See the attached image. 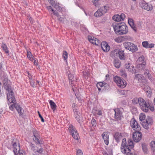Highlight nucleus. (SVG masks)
Segmentation results:
<instances>
[{"label": "nucleus", "mask_w": 155, "mask_h": 155, "mask_svg": "<svg viewBox=\"0 0 155 155\" xmlns=\"http://www.w3.org/2000/svg\"><path fill=\"white\" fill-rule=\"evenodd\" d=\"M141 124L143 127L146 129H148L149 128L148 125L151 124V122L150 121L146 120L143 122H141Z\"/></svg>", "instance_id": "24"}, {"label": "nucleus", "mask_w": 155, "mask_h": 155, "mask_svg": "<svg viewBox=\"0 0 155 155\" xmlns=\"http://www.w3.org/2000/svg\"><path fill=\"white\" fill-rule=\"evenodd\" d=\"M33 134L34 137L33 138V140L37 144H42L43 143V141L40 138V135L38 132L36 130L33 131Z\"/></svg>", "instance_id": "7"}, {"label": "nucleus", "mask_w": 155, "mask_h": 155, "mask_svg": "<svg viewBox=\"0 0 155 155\" xmlns=\"http://www.w3.org/2000/svg\"><path fill=\"white\" fill-rule=\"evenodd\" d=\"M52 12H53V13L54 15L58 17H59V15L58 12L57 11H54H54H53Z\"/></svg>", "instance_id": "56"}, {"label": "nucleus", "mask_w": 155, "mask_h": 155, "mask_svg": "<svg viewBox=\"0 0 155 155\" xmlns=\"http://www.w3.org/2000/svg\"><path fill=\"white\" fill-rule=\"evenodd\" d=\"M146 115L145 114L141 113L140 114L139 116V119L140 120L144 121Z\"/></svg>", "instance_id": "39"}, {"label": "nucleus", "mask_w": 155, "mask_h": 155, "mask_svg": "<svg viewBox=\"0 0 155 155\" xmlns=\"http://www.w3.org/2000/svg\"><path fill=\"white\" fill-rule=\"evenodd\" d=\"M127 85V83L126 81L123 79L121 81L119 85L118 86L121 88H124Z\"/></svg>", "instance_id": "31"}, {"label": "nucleus", "mask_w": 155, "mask_h": 155, "mask_svg": "<svg viewBox=\"0 0 155 155\" xmlns=\"http://www.w3.org/2000/svg\"><path fill=\"white\" fill-rule=\"evenodd\" d=\"M154 44L153 43H151L148 44V48H153L154 47Z\"/></svg>", "instance_id": "59"}, {"label": "nucleus", "mask_w": 155, "mask_h": 155, "mask_svg": "<svg viewBox=\"0 0 155 155\" xmlns=\"http://www.w3.org/2000/svg\"><path fill=\"white\" fill-rule=\"evenodd\" d=\"M48 1L52 6H54L55 4L57 3L56 0H48Z\"/></svg>", "instance_id": "48"}, {"label": "nucleus", "mask_w": 155, "mask_h": 155, "mask_svg": "<svg viewBox=\"0 0 155 155\" xmlns=\"http://www.w3.org/2000/svg\"><path fill=\"white\" fill-rule=\"evenodd\" d=\"M150 144L151 146L153 145V144H154L155 146V140L151 141L150 143Z\"/></svg>", "instance_id": "62"}, {"label": "nucleus", "mask_w": 155, "mask_h": 155, "mask_svg": "<svg viewBox=\"0 0 155 155\" xmlns=\"http://www.w3.org/2000/svg\"><path fill=\"white\" fill-rule=\"evenodd\" d=\"M139 102V107L142 110L146 113L148 112L149 111V103L147 102L142 98H141V100Z\"/></svg>", "instance_id": "6"}, {"label": "nucleus", "mask_w": 155, "mask_h": 155, "mask_svg": "<svg viewBox=\"0 0 155 155\" xmlns=\"http://www.w3.org/2000/svg\"><path fill=\"white\" fill-rule=\"evenodd\" d=\"M144 77L143 75L140 74H137L135 75V78L140 81L142 80H143Z\"/></svg>", "instance_id": "34"}, {"label": "nucleus", "mask_w": 155, "mask_h": 155, "mask_svg": "<svg viewBox=\"0 0 155 155\" xmlns=\"http://www.w3.org/2000/svg\"><path fill=\"white\" fill-rule=\"evenodd\" d=\"M91 123L93 127H95L96 126V121L94 118H92L91 120Z\"/></svg>", "instance_id": "44"}, {"label": "nucleus", "mask_w": 155, "mask_h": 155, "mask_svg": "<svg viewBox=\"0 0 155 155\" xmlns=\"http://www.w3.org/2000/svg\"><path fill=\"white\" fill-rule=\"evenodd\" d=\"M114 66L117 68H119L120 66L121 63L118 60H114Z\"/></svg>", "instance_id": "33"}, {"label": "nucleus", "mask_w": 155, "mask_h": 155, "mask_svg": "<svg viewBox=\"0 0 155 155\" xmlns=\"http://www.w3.org/2000/svg\"><path fill=\"white\" fill-rule=\"evenodd\" d=\"M128 143L127 144L126 139H123L121 145L120 149L121 152L126 155H133L132 153H131V149L134 147L133 141L131 139H129L127 141Z\"/></svg>", "instance_id": "2"}, {"label": "nucleus", "mask_w": 155, "mask_h": 155, "mask_svg": "<svg viewBox=\"0 0 155 155\" xmlns=\"http://www.w3.org/2000/svg\"><path fill=\"white\" fill-rule=\"evenodd\" d=\"M47 8L48 10L49 11L52 12L54 11V9L52 8L51 6H48L47 7Z\"/></svg>", "instance_id": "55"}, {"label": "nucleus", "mask_w": 155, "mask_h": 155, "mask_svg": "<svg viewBox=\"0 0 155 155\" xmlns=\"http://www.w3.org/2000/svg\"><path fill=\"white\" fill-rule=\"evenodd\" d=\"M77 155H83L82 151L80 149L78 150L77 151Z\"/></svg>", "instance_id": "52"}, {"label": "nucleus", "mask_w": 155, "mask_h": 155, "mask_svg": "<svg viewBox=\"0 0 155 155\" xmlns=\"http://www.w3.org/2000/svg\"><path fill=\"white\" fill-rule=\"evenodd\" d=\"M128 23L131 28L135 31L136 32L137 31V29L135 26L133 19L132 18H129L128 20Z\"/></svg>", "instance_id": "25"}, {"label": "nucleus", "mask_w": 155, "mask_h": 155, "mask_svg": "<svg viewBox=\"0 0 155 155\" xmlns=\"http://www.w3.org/2000/svg\"><path fill=\"white\" fill-rule=\"evenodd\" d=\"M68 77L70 83L72 84V81L74 80L73 76L72 74H69Z\"/></svg>", "instance_id": "43"}, {"label": "nucleus", "mask_w": 155, "mask_h": 155, "mask_svg": "<svg viewBox=\"0 0 155 155\" xmlns=\"http://www.w3.org/2000/svg\"><path fill=\"white\" fill-rule=\"evenodd\" d=\"M120 49H116L111 52V56L112 58H116L118 56V54L119 52Z\"/></svg>", "instance_id": "26"}, {"label": "nucleus", "mask_w": 155, "mask_h": 155, "mask_svg": "<svg viewBox=\"0 0 155 155\" xmlns=\"http://www.w3.org/2000/svg\"><path fill=\"white\" fill-rule=\"evenodd\" d=\"M58 5V4L56 3L54 6H53V7L55 8L58 11H60L61 10L62 8L60 6H59Z\"/></svg>", "instance_id": "42"}, {"label": "nucleus", "mask_w": 155, "mask_h": 155, "mask_svg": "<svg viewBox=\"0 0 155 155\" xmlns=\"http://www.w3.org/2000/svg\"><path fill=\"white\" fill-rule=\"evenodd\" d=\"M127 91L124 90H121L119 91L120 94L121 95H125L127 93Z\"/></svg>", "instance_id": "50"}, {"label": "nucleus", "mask_w": 155, "mask_h": 155, "mask_svg": "<svg viewBox=\"0 0 155 155\" xmlns=\"http://www.w3.org/2000/svg\"><path fill=\"white\" fill-rule=\"evenodd\" d=\"M92 112L95 115H97L99 116H101L102 115V111L99 109H94L92 110Z\"/></svg>", "instance_id": "30"}, {"label": "nucleus", "mask_w": 155, "mask_h": 155, "mask_svg": "<svg viewBox=\"0 0 155 155\" xmlns=\"http://www.w3.org/2000/svg\"><path fill=\"white\" fill-rule=\"evenodd\" d=\"M35 82L33 81H30V85L31 86L33 87H34L35 86Z\"/></svg>", "instance_id": "60"}, {"label": "nucleus", "mask_w": 155, "mask_h": 155, "mask_svg": "<svg viewBox=\"0 0 155 155\" xmlns=\"http://www.w3.org/2000/svg\"><path fill=\"white\" fill-rule=\"evenodd\" d=\"M114 110L115 119L117 121L121 120L123 118L121 110L119 108H116L114 109Z\"/></svg>", "instance_id": "11"}, {"label": "nucleus", "mask_w": 155, "mask_h": 155, "mask_svg": "<svg viewBox=\"0 0 155 155\" xmlns=\"http://www.w3.org/2000/svg\"><path fill=\"white\" fill-rule=\"evenodd\" d=\"M130 124L131 126L134 130L139 131L141 130L140 126L138 124L137 122L134 118H133L131 119L130 121Z\"/></svg>", "instance_id": "10"}, {"label": "nucleus", "mask_w": 155, "mask_h": 155, "mask_svg": "<svg viewBox=\"0 0 155 155\" xmlns=\"http://www.w3.org/2000/svg\"><path fill=\"white\" fill-rule=\"evenodd\" d=\"M68 54L66 51H64L62 56L64 61L67 60L68 57Z\"/></svg>", "instance_id": "41"}, {"label": "nucleus", "mask_w": 155, "mask_h": 155, "mask_svg": "<svg viewBox=\"0 0 155 155\" xmlns=\"http://www.w3.org/2000/svg\"><path fill=\"white\" fill-rule=\"evenodd\" d=\"M125 66L128 71L132 73H135L137 72L136 71V70L134 68V66L131 65V64L130 63L125 64Z\"/></svg>", "instance_id": "17"}, {"label": "nucleus", "mask_w": 155, "mask_h": 155, "mask_svg": "<svg viewBox=\"0 0 155 155\" xmlns=\"http://www.w3.org/2000/svg\"><path fill=\"white\" fill-rule=\"evenodd\" d=\"M8 148L11 150L13 148V151L15 155H17L19 153L20 155H25L24 153L20 151V147L19 143L17 144V140H16L12 139L7 145Z\"/></svg>", "instance_id": "4"}, {"label": "nucleus", "mask_w": 155, "mask_h": 155, "mask_svg": "<svg viewBox=\"0 0 155 155\" xmlns=\"http://www.w3.org/2000/svg\"><path fill=\"white\" fill-rule=\"evenodd\" d=\"M142 147L143 151L146 153L147 151V145L145 144H142Z\"/></svg>", "instance_id": "47"}, {"label": "nucleus", "mask_w": 155, "mask_h": 155, "mask_svg": "<svg viewBox=\"0 0 155 155\" xmlns=\"http://www.w3.org/2000/svg\"><path fill=\"white\" fill-rule=\"evenodd\" d=\"M107 10L106 9V6L104 8H101L98 9L94 14V16L96 17H99L103 15L107 12Z\"/></svg>", "instance_id": "15"}, {"label": "nucleus", "mask_w": 155, "mask_h": 155, "mask_svg": "<svg viewBox=\"0 0 155 155\" xmlns=\"http://www.w3.org/2000/svg\"><path fill=\"white\" fill-rule=\"evenodd\" d=\"M130 38L127 36L120 37L116 38L114 39L115 42L118 43H120L123 41L124 40L128 39Z\"/></svg>", "instance_id": "21"}, {"label": "nucleus", "mask_w": 155, "mask_h": 155, "mask_svg": "<svg viewBox=\"0 0 155 155\" xmlns=\"http://www.w3.org/2000/svg\"><path fill=\"white\" fill-rule=\"evenodd\" d=\"M144 91H145L146 92H147V91H149V90H150L151 89V88L148 86V85H147V86H146L144 88Z\"/></svg>", "instance_id": "51"}, {"label": "nucleus", "mask_w": 155, "mask_h": 155, "mask_svg": "<svg viewBox=\"0 0 155 155\" xmlns=\"http://www.w3.org/2000/svg\"><path fill=\"white\" fill-rule=\"evenodd\" d=\"M1 48L6 54H9V51L5 44L2 43L1 45Z\"/></svg>", "instance_id": "32"}, {"label": "nucleus", "mask_w": 155, "mask_h": 155, "mask_svg": "<svg viewBox=\"0 0 155 155\" xmlns=\"http://www.w3.org/2000/svg\"><path fill=\"white\" fill-rule=\"evenodd\" d=\"M123 79H121V78L117 76H116L114 77V82L116 83L117 86H118V85L119 84H120V83L121 81Z\"/></svg>", "instance_id": "29"}, {"label": "nucleus", "mask_w": 155, "mask_h": 155, "mask_svg": "<svg viewBox=\"0 0 155 155\" xmlns=\"http://www.w3.org/2000/svg\"><path fill=\"white\" fill-rule=\"evenodd\" d=\"M34 65H38V62L37 61L35 60V59L34 58Z\"/></svg>", "instance_id": "61"}, {"label": "nucleus", "mask_w": 155, "mask_h": 155, "mask_svg": "<svg viewBox=\"0 0 155 155\" xmlns=\"http://www.w3.org/2000/svg\"><path fill=\"white\" fill-rule=\"evenodd\" d=\"M88 38L89 41L93 44L97 46H99L101 45V41L98 39L94 37L89 35L88 36Z\"/></svg>", "instance_id": "14"}, {"label": "nucleus", "mask_w": 155, "mask_h": 155, "mask_svg": "<svg viewBox=\"0 0 155 155\" xmlns=\"http://www.w3.org/2000/svg\"><path fill=\"white\" fill-rule=\"evenodd\" d=\"M30 146L32 150L35 152H36V147L35 146L34 144L31 143Z\"/></svg>", "instance_id": "46"}, {"label": "nucleus", "mask_w": 155, "mask_h": 155, "mask_svg": "<svg viewBox=\"0 0 155 155\" xmlns=\"http://www.w3.org/2000/svg\"><path fill=\"white\" fill-rule=\"evenodd\" d=\"M144 57L143 56H141L138 58L137 61V62L139 64H143V62H145L144 61Z\"/></svg>", "instance_id": "37"}, {"label": "nucleus", "mask_w": 155, "mask_h": 155, "mask_svg": "<svg viewBox=\"0 0 155 155\" xmlns=\"http://www.w3.org/2000/svg\"><path fill=\"white\" fill-rule=\"evenodd\" d=\"M49 102L51 108L53 110H55L56 107V105L51 100H50L49 101Z\"/></svg>", "instance_id": "38"}, {"label": "nucleus", "mask_w": 155, "mask_h": 155, "mask_svg": "<svg viewBox=\"0 0 155 155\" xmlns=\"http://www.w3.org/2000/svg\"><path fill=\"white\" fill-rule=\"evenodd\" d=\"M101 48L104 52H108L110 49V47L108 44L105 41H103L101 43Z\"/></svg>", "instance_id": "18"}, {"label": "nucleus", "mask_w": 155, "mask_h": 155, "mask_svg": "<svg viewBox=\"0 0 155 155\" xmlns=\"http://www.w3.org/2000/svg\"><path fill=\"white\" fill-rule=\"evenodd\" d=\"M43 149L42 148H41L38 150H36V152H37L39 153H41L43 151Z\"/></svg>", "instance_id": "58"}, {"label": "nucleus", "mask_w": 155, "mask_h": 155, "mask_svg": "<svg viewBox=\"0 0 155 155\" xmlns=\"http://www.w3.org/2000/svg\"><path fill=\"white\" fill-rule=\"evenodd\" d=\"M7 90L8 91V93L7 94V99L10 109L13 111L15 109L19 115L21 116L23 115V109L16 103L13 91L9 88Z\"/></svg>", "instance_id": "1"}, {"label": "nucleus", "mask_w": 155, "mask_h": 155, "mask_svg": "<svg viewBox=\"0 0 155 155\" xmlns=\"http://www.w3.org/2000/svg\"><path fill=\"white\" fill-rule=\"evenodd\" d=\"M152 94V93L151 90L149 91H147V92H146V94L148 97H151Z\"/></svg>", "instance_id": "49"}, {"label": "nucleus", "mask_w": 155, "mask_h": 155, "mask_svg": "<svg viewBox=\"0 0 155 155\" xmlns=\"http://www.w3.org/2000/svg\"><path fill=\"white\" fill-rule=\"evenodd\" d=\"M99 0H93V1L92 2L93 3L95 6H97L98 5V1Z\"/></svg>", "instance_id": "53"}, {"label": "nucleus", "mask_w": 155, "mask_h": 155, "mask_svg": "<svg viewBox=\"0 0 155 155\" xmlns=\"http://www.w3.org/2000/svg\"><path fill=\"white\" fill-rule=\"evenodd\" d=\"M144 74L146 77H147L149 79H151L152 77L151 74L149 73V71L148 69H146L145 70Z\"/></svg>", "instance_id": "36"}, {"label": "nucleus", "mask_w": 155, "mask_h": 155, "mask_svg": "<svg viewBox=\"0 0 155 155\" xmlns=\"http://www.w3.org/2000/svg\"><path fill=\"white\" fill-rule=\"evenodd\" d=\"M72 107L74 113L78 112L77 109V105L75 103H73L72 105Z\"/></svg>", "instance_id": "40"}, {"label": "nucleus", "mask_w": 155, "mask_h": 155, "mask_svg": "<svg viewBox=\"0 0 155 155\" xmlns=\"http://www.w3.org/2000/svg\"><path fill=\"white\" fill-rule=\"evenodd\" d=\"M27 55L28 58L31 61L34 60V57L30 51H27Z\"/></svg>", "instance_id": "28"}, {"label": "nucleus", "mask_w": 155, "mask_h": 155, "mask_svg": "<svg viewBox=\"0 0 155 155\" xmlns=\"http://www.w3.org/2000/svg\"><path fill=\"white\" fill-rule=\"evenodd\" d=\"M58 20H59V21H63V20H64V18H62V17H60L59 18H58Z\"/></svg>", "instance_id": "63"}, {"label": "nucleus", "mask_w": 155, "mask_h": 155, "mask_svg": "<svg viewBox=\"0 0 155 155\" xmlns=\"http://www.w3.org/2000/svg\"><path fill=\"white\" fill-rule=\"evenodd\" d=\"M113 28L115 33L118 35L126 34L128 32L127 27L123 22L113 25Z\"/></svg>", "instance_id": "3"}, {"label": "nucleus", "mask_w": 155, "mask_h": 155, "mask_svg": "<svg viewBox=\"0 0 155 155\" xmlns=\"http://www.w3.org/2000/svg\"><path fill=\"white\" fill-rule=\"evenodd\" d=\"M152 111H153L154 110V107L152 105H150L149 104V109Z\"/></svg>", "instance_id": "57"}, {"label": "nucleus", "mask_w": 155, "mask_h": 155, "mask_svg": "<svg viewBox=\"0 0 155 155\" xmlns=\"http://www.w3.org/2000/svg\"><path fill=\"white\" fill-rule=\"evenodd\" d=\"M125 18V15L123 13H122L120 15H116L112 17V19L114 21H122Z\"/></svg>", "instance_id": "16"}, {"label": "nucleus", "mask_w": 155, "mask_h": 155, "mask_svg": "<svg viewBox=\"0 0 155 155\" xmlns=\"http://www.w3.org/2000/svg\"><path fill=\"white\" fill-rule=\"evenodd\" d=\"M142 45L144 48H148L149 43L147 41H144L142 42Z\"/></svg>", "instance_id": "45"}, {"label": "nucleus", "mask_w": 155, "mask_h": 155, "mask_svg": "<svg viewBox=\"0 0 155 155\" xmlns=\"http://www.w3.org/2000/svg\"><path fill=\"white\" fill-rule=\"evenodd\" d=\"M101 136L104 141L105 144L107 145L109 144V135L107 132H104L102 134Z\"/></svg>", "instance_id": "19"}, {"label": "nucleus", "mask_w": 155, "mask_h": 155, "mask_svg": "<svg viewBox=\"0 0 155 155\" xmlns=\"http://www.w3.org/2000/svg\"><path fill=\"white\" fill-rule=\"evenodd\" d=\"M122 136L121 133L116 132L114 135V137L116 142H119L122 138Z\"/></svg>", "instance_id": "22"}, {"label": "nucleus", "mask_w": 155, "mask_h": 155, "mask_svg": "<svg viewBox=\"0 0 155 155\" xmlns=\"http://www.w3.org/2000/svg\"><path fill=\"white\" fill-rule=\"evenodd\" d=\"M74 115L77 121L79 123H81L83 122V117L80 113L78 111L74 113Z\"/></svg>", "instance_id": "20"}, {"label": "nucleus", "mask_w": 155, "mask_h": 155, "mask_svg": "<svg viewBox=\"0 0 155 155\" xmlns=\"http://www.w3.org/2000/svg\"><path fill=\"white\" fill-rule=\"evenodd\" d=\"M118 57L121 60H125V57L124 51L120 49L118 54Z\"/></svg>", "instance_id": "27"}, {"label": "nucleus", "mask_w": 155, "mask_h": 155, "mask_svg": "<svg viewBox=\"0 0 155 155\" xmlns=\"http://www.w3.org/2000/svg\"><path fill=\"white\" fill-rule=\"evenodd\" d=\"M142 134L139 131L134 132L133 134V138L136 142H139L141 139Z\"/></svg>", "instance_id": "12"}, {"label": "nucleus", "mask_w": 155, "mask_h": 155, "mask_svg": "<svg viewBox=\"0 0 155 155\" xmlns=\"http://www.w3.org/2000/svg\"><path fill=\"white\" fill-rule=\"evenodd\" d=\"M96 86L99 91L101 90L102 91L106 90L107 89L109 86L107 83L101 82H98Z\"/></svg>", "instance_id": "9"}, {"label": "nucleus", "mask_w": 155, "mask_h": 155, "mask_svg": "<svg viewBox=\"0 0 155 155\" xmlns=\"http://www.w3.org/2000/svg\"><path fill=\"white\" fill-rule=\"evenodd\" d=\"M140 7L147 11H150L152 10L153 6L145 2H141L140 3Z\"/></svg>", "instance_id": "13"}, {"label": "nucleus", "mask_w": 155, "mask_h": 155, "mask_svg": "<svg viewBox=\"0 0 155 155\" xmlns=\"http://www.w3.org/2000/svg\"><path fill=\"white\" fill-rule=\"evenodd\" d=\"M69 130L73 138L77 140H78L80 138L79 136L75 127H73L72 125H70L69 127Z\"/></svg>", "instance_id": "8"}, {"label": "nucleus", "mask_w": 155, "mask_h": 155, "mask_svg": "<svg viewBox=\"0 0 155 155\" xmlns=\"http://www.w3.org/2000/svg\"><path fill=\"white\" fill-rule=\"evenodd\" d=\"M123 74H122V76H123L124 77H126L127 76V74L125 73V72H123Z\"/></svg>", "instance_id": "64"}, {"label": "nucleus", "mask_w": 155, "mask_h": 155, "mask_svg": "<svg viewBox=\"0 0 155 155\" xmlns=\"http://www.w3.org/2000/svg\"><path fill=\"white\" fill-rule=\"evenodd\" d=\"M123 45L126 49L133 52H135L138 50L137 45L132 43L126 41L123 43Z\"/></svg>", "instance_id": "5"}, {"label": "nucleus", "mask_w": 155, "mask_h": 155, "mask_svg": "<svg viewBox=\"0 0 155 155\" xmlns=\"http://www.w3.org/2000/svg\"><path fill=\"white\" fill-rule=\"evenodd\" d=\"M142 97L134 98L132 100V103L133 104H138L140 103L139 102L140 101Z\"/></svg>", "instance_id": "35"}, {"label": "nucleus", "mask_w": 155, "mask_h": 155, "mask_svg": "<svg viewBox=\"0 0 155 155\" xmlns=\"http://www.w3.org/2000/svg\"><path fill=\"white\" fill-rule=\"evenodd\" d=\"M146 62H143V64H139L137 66L136 68L138 69V71L137 70L136 71L140 72L142 70H143L146 66Z\"/></svg>", "instance_id": "23"}, {"label": "nucleus", "mask_w": 155, "mask_h": 155, "mask_svg": "<svg viewBox=\"0 0 155 155\" xmlns=\"http://www.w3.org/2000/svg\"><path fill=\"white\" fill-rule=\"evenodd\" d=\"M38 115L39 117L41 119V121L42 122H44L45 121L44 120V119H43L42 116L41 115V114H40V112L39 111H38Z\"/></svg>", "instance_id": "54"}]
</instances>
